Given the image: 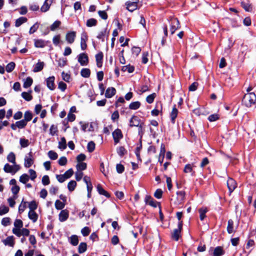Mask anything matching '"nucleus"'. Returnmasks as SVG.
<instances>
[{"mask_svg":"<svg viewBox=\"0 0 256 256\" xmlns=\"http://www.w3.org/2000/svg\"><path fill=\"white\" fill-rule=\"evenodd\" d=\"M69 242L72 246H77L79 242L78 236L75 234L71 236L69 238Z\"/></svg>","mask_w":256,"mask_h":256,"instance_id":"nucleus-26","label":"nucleus"},{"mask_svg":"<svg viewBox=\"0 0 256 256\" xmlns=\"http://www.w3.org/2000/svg\"><path fill=\"white\" fill-rule=\"evenodd\" d=\"M80 74L84 78H88L90 76V70L89 68H82L80 71Z\"/></svg>","mask_w":256,"mask_h":256,"instance_id":"nucleus-35","label":"nucleus"},{"mask_svg":"<svg viewBox=\"0 0 256 256\" xmlns=\"http://www.w3.org/2000/svg\"><path fill=\"white\" fill-rule=\"evenodd\" d=\"M52 1L53 0H46L44 4L40 8V10L42 12H47L49 10L50 5L52 3Z\"/></svg>","mask_w":256,"mask_h":256,"instance_id":"nucleus-21","label":"nucleus"},{"mask_svg":"<svg viewBox=\"0 0 256 256\" xmlns=\"http://www.w3.org/2000/svg\"><path fill=\"white\" fill-rule=\"evenodd\" d=\"M39 24L38 22L34 24L30 28L29 30L30 34H32L35 32L38 28Z\"/></svg>","mask_w":256,"mask_h":256,"instance_id":"nucleus-64","label":"nucleus"},{"mask_svg":"<svg viewBox=\"0 0 256 256\" xmlns=\"http://www.w3.org/2000/svg\"><path fill=\"white\" fill-rule=\"evenodd\" d=\"M241 6L246 12H252V11L253 6L248 0L242 1L241 2Z\"/></svg>","mask_w":256,"mask_h":256,"instance_id":"nucleus-15","label":"nucleus"},{"mask_svg":"<svg viewBox=\"0 0 256 256\" xmlns=\"http://www.w3.org/2000/svg\"><path fill=\"white\" fill-rule=\"evenodd\" d=\"M5 246L13 247L14 244V238L13 236H9L6 239L2 240Z\"/></svg>","mask_w":256,"mask_h":256,"instance_id":"nucleus-18","label":"nucleus"},{"mask_svg":"<svg viewBox=\"0 0 256 256\" xmlns=\"http://www.w3.org/2000/svg\"><path fill=\"white\" fill-rule=\"evenodd\" d=\"M114 140L115 144H117L120 142V139L123 137V134L121 130L119 128H117L112 134Z\"/></svg>","mask_w":256,"mask_h":256,"instance_id":"nucleus-5","label":"nucleus"},{"mask_svg":"<svg viewBox=\"0 0 256 256\" xmlns=\"http://www.w3.org/2000/svg\"><path fill=\"white\" fill-rule=\"evenodd\" d=\"M97 24V20L93 18L87 20L86 25L88 27L96 26Z\"/></svg>","mask_w":256,"mask_h":256,"instance_id":"nucleus-44","label":"nucleus"},{"mask_svg":"<svg viewBox=\"0 0 256 256\" xmlns=\"http://www.w3.org/2000/svg\"><path fill=\"white\" fill-rule=\"evenodd\" d=\"M103 54L100 52L96 55V66L98 68H101L102 65Z\"/></svg>","mask_w":256,"mask_h":256,"instance_id":"nucleus-22","label":"nucleus"},{"mask_svg":"<svg viewBox=\"0 0 256 256\" xmlns=\"http://www.w3.org/2000/svg\"><path fill=\"white\" fill-rule=\"evenodd\" d=\"M178 114V110L176 108V106L172 108V111L170 113V119L172 124H174L175 120Z\"/></svg>","mask_w":256,"mask_h":256,"instance_id":"nucleus-24","label":"nucleus"},{"mask_svg":"<svg viewBox=\"0 0 256 256\" xmlns=\"http://www.w3.org/2000/svg\"><path fill=\"white\" fill-rule=\"evenodd\" d=\"M90 232V228L88 226H85L81 230V232L83 236H88Z\"/></svg>","mask_w":256,"mask_h":256,"instance_id":"nucleus-61","label":"nucleus"},{"mask_svg":"<svg viewBox=\"0 0 256 256\" xmlns=\"http://www.w3.org/2000/svg\"><path fill=\"white\" fill-rule=\"evenodd\" d=\"M59 220L61 222L66 221L68 218L69 212L67 210H62L59 214Z\"/></svg>","mask_w":256,"mask_h":256,"instance_id":"nucleus-17","label":"nucleus"},{"mask_svg":"<svg viewBox=\"0 0 256 256\" xmlns=\"http://www.w3.org/2000/svg\"><path fill=\"white\" fill-rule=\"evenodd\" d=\"M44 62H38L34 66L33 72H38L41 71L44 66Z\"/></svg>","mask_w":256,"mask_h":256,"instance_id":"nucleus-28","label":"nucleus"},{"mask_svg":"<svg viewBox=\"0 0 256 256\" xmlns=\"http://www.w3.org/2000/svg\"><path fill=\"white\" fill-rule=\"evenodd\" d=\"M58 132V127L56 125L52 124L50 129V134L54 136L57 134Z\"/></svg>","mask_w":256,"mask_h":256,"instance_id":"nucleus-53","label":"nucleus"},{"mask_svg":"<svg viewBox=\"0 0 256 256\" xmlns=\"http://www.w3.org/2000/svg\"><path fill=\"white\" fill-rule=\"evenodd\" d=\"M76 186V182L74 180H70L68 184V188L70 192L74 190Z\"/></svg>","mask_w":256,"mask_h":256,"instance_id":"nucleus-51","label":"nucleus"},{"mask_svg":"<svg viewBox=\"0 0 256 256\" xmlns=\"http://www.w3.org/2000/svg\"><path fill=\"white\" fill-rule=\"evenodd\" d=\"M7 160L14 164H17L16 162V156L13 152H10L7 156Z\"/></svg>","mask_w":256,"mask_h":256,"instance_id":"nucleus-32","label":"nucleus"},{"mask_svg":"<svg viewBox=\"0 0 256 256\" xmlns=\"http://www.w3.org/2000/svg\"><path fill=\"white\" fill-rule=\"evenodd\" d=\"M224 254V250L222 246H216L214 250L212 256H222Z\"/></svg>","mask_w":256,"mask_h":256,"instance_id":"nucleus-19","label":"nucleus"},{"mask_svg":"<svg viewBox=\"0 0 256 256\" xmlns=\"http://www.w3.org/2000/svg\"><path fill=\"white\" fill-rule=\"evenodd\" d=\"M97 190L100 194L104 195L106 198L110 197V194L106 190H105L100 184L98 185Z\"/></svg>","mask_w":256,"mask_h":256,"instance_id":"nucleus-31","label":"nucleus"},{"mask_svg":"<svg viewBox=\"0 0 256 256\" xmlns=\"http://www.w3.org/2000/svg\"><path fill=\"white\" fill-rule=\"evenodd\" d=\"M64 206V204L60 200H56L55 202V207L57 210H62Z\"/></svg>","mask_w":256,"mask_h":256,"instance_id":"nucleus-55","label":"nucleus"},{"mask_svg":"<svg viewBox=\"0 0 256 256\" xmlns=\"http://www.w3.org/2000/svg\"><path fill=\"white\" fill-rule=\"evenodd\" d=\"M117 153L120 156H122L126 153V150L124 146H120L117 148Z\"/></svg>","mask_w":256,"mask_h":256,"instance_id":"nucleus-57","label":"nucleus"},{"mask_svg":"<svg viewBox=\"0 0 256 256\" xmlns=\"http://www.w3.org/2000/svg\"><path fill=\"white\" fill-rule=\"evenodd\" d=\"M28 19L26 17H20L16 19L15 22V26L16 27L20 26L22 24L26 22Z\"/></svg>","mask_w":256,"mask_h":256,"instance_id":"nucleus-29","label":"nucleus"},{"mask_svg":"<svg viewBox=\"0 0 256 256\" xmlns=\"http://www.w3.org/2000/svg\"><path fill=\"white\" fill-rule=\"evenodd\" d=\"M18 198V196H13V197L12 198H9L8 199V203L9 204V206L12 207V208H13L14 207L15 204H16V202H15V200Z\"/></svg>","mask_w":256,"mask_h":256,"instance_id":"nucleus-52","label":"nucleus"},{"mask_svg":"<svg viewBox=\"0 0 256 256\" xmlns=\"http://www.w3.org/2000/svg\"><path fill=\"white\" fill-rule=\"evenodd\" d=\"M20 143L21 147L22 148H26L30 144L29 140L27 139L24 138H20Z\"/></svg>","mask_w":256,"mask_h":256,"instance_id":"nucleus-49","label":"nucleus"},{"mask_svg":"<svg viewBox=\"0 0 256 256\" xmlns=\"http://www.w3.org/2000/svg\"><path fill=\"white\" fill-rule=\"evenodd\" d=\"M180 28V22L177 18H172L170 20V31L173 34L175 31Z\"/></svg>","mask_w":256,"mask_h":256,"instance_id":"nucleus-3","label":"nucleus"},{"mask_svg":"<svg viewBox=\"0 0 256 256\" xmlns=\"http://www.w3.org/2000/svg\"><path fill=\"white\" fill-rule=\"evenodd\" d=\"M144 202L146 204H148L154 208L157 207L158 202L154 200L150 196H146Z\"/></svg>","mask_w":256,"mask_h":256,"instance_id":"nucleus-14","label":"nucleus"},{"mask_svg":"<svg viewBox=\"0 0 256 256\" xmlns=\"http://www.w3.org/2000/svg\"><path fill=\"white\" fill-rule=\"evenodd\" d=\"M15 66L14 62H10L6 66V70L8 72H10L14 70Z\"/></svg>","mask_w":256,"mask_h":256,"instance_id":"nucleus-48","label":"nucleus"},{"mask_svg":"<svg viewBox=\"0 0 256 256\" xmlns=\"http://www.w3.org/2000/svg\"><path fill=\"white\" fill-rule=\"evenodd\" d=\"M9 208L8 206H0V216L4 215L8 212Z\"/></svg>","mask_w":256,"mask_h":256,"instance_id":"nucleus-63","label":"nucleus"},{"mask_svg":"<svg viewBox=\"0 0 256 256\" xmlns=\"http://www.w3.org/2000/svg\"><path fill=\"white\" fill-rule=\"evenodd\" d=\"M88 40V36L85 32L81 34L80 38V48L83 50H85L87 48L86 42Z\"/></svg>","mask_w":256,"mask_h":256,"instance_id":"nucleus-10","label":"nucleus"},{"mask_svg":"<svg viewBox=\"0 0 256 256\" xmlns=\"http://www.w3.org/2000/svg\"><path fill=\"white\" fill-rule=\"evenodd\" d=\"M20 168L18 164H14L11 166L8 164H6L4 167V171L6 173H10L12 174H14Z\"/></svg>","mask_w":256,"mask_h":256,"instance_id":"nucleus-2","label":"nucleus"},{"mask_svg":"<svg viewBox=\"0 0 256 256\" xmlns=\"http://www.w3.org/2000/svg\"><path fill=\"white\" fill-rule=\"evenodd\" d=\"M88 150L90 152H92L95 149V144L92 141L89 142L87 146Z\"/></svg>","mask_w":256,"mask_h":256,"instance_id":"nucleus-60","label":"nucleus"},{"mask_svg":"<svg viewBox=\"0 0 256 256\" xmlns=\"http://www.w3.org/2000/svg\"><path fill=\"white\" fill-rule=\"evenodd\" d=\"M32 114L29 110L26 111L24 114V119L26 122L32 120Z\"/></svg>","mask_w":256,"mask_h":256,"instance_id":"nucleus-43","label":"nucleus"},{"mask_svg":"<svg viewBox=\"0 0 256 256\" xmlns=\"http://www.w3.org/2000/svg\"><path fill=\"white\" fill-rule=\"evenodd\" d=\"M126 9L130 11L133 12L137 8V2H129L126 4Z\"/></svg>","mask_w":256,"mask_h":256,"instance_id":"nucleus-25","label":"nucleus"},{"mask_svg":"<svg viewBox=\"0 0 256 256\" xmlns=\"http://www.w3.org/2000/svg\"><path fill=\"white\" fill-rule=\"evenodd\" d=\"M77 170L82 172L83 170H84L86 168V164L85 162H78V164L76 166Z\"/></svg>","mask_w":256,"mask_h":256,"instance_id":"nucleus-50","label":"nucleus"},{"mask_svg":"<svg viewBox=\"0 0 256 256\" xmlns=\"http://www.w3.org/2000/svg\"><path fill=\"white\" fill-rule=\"evenodd\" d=\"M48 156L52 160H55L57 159L58 157L57 153L52 150H50L48 152Z\"/></svg>","mask_w":256,"mask_h":256,"instance_id":"nucleus-58","label":"nucleus"},{"mask_svg":"<svg viewBox=\"0 0 256 256\" xmlns=\"http://www.w3.org/2000/svg\"><path fill=\"white\" fill-rule=\"evenodd\" d=\"M26 204L27 202H24L23 199L21 202V204L18 206V212L20 214H22V212H24V210L26 208Z\"/></svg>","mask_w":256,"mask_h":256,"instance_id":"nucleus-47","label":"nucleus"},{"mask_svg":"<svg viewBox=\"0 0 256 256\" xmlns=\"http://www.w3.org/2000/svg\"><path fill=\"white\" fill-rule=\"evenodd\" d=\"M61 25V22L60 20L55 21L50 26V30L52 31H54L58 28Z\"/></svg>","mask_w":256,"mask_h":256,"instance_id":"nucleus-45","label":"nucleus"},{"mask_svg":"<svg viewBox=\"0 0 256 256\" xmlns=\"http://www.w3.org/2000/svg\"><path fill=\"white\" fill-rule=\"evenodd\" d=\"M76 37V32L72 31L68 32L66 36V40L68 43L72 44L75 40Z\"/></svg>","mask_w":256,"mask_h":256,"instance_id":"nucleus-11","label":"nucleus"},{"mask_svg":"<svg viewBox=\"0 0 256 256\" xmlns=\"http://www.w3.org/2000/svg\"><path fill=\"white\" fill-rule=\"evenodd\" d=\"M78 62L81 66H86L88 63V58L85 53H81L78 56Z\"/></svg>","mask_w":256,"mask_h":256,"instance_id":"nucleus-8","label":"nucleus"},{"mask_svg":"<svg viewBox=\"0 0 256 256\" xmlns=\"http://www.w3.org/2000/svg\"><path fill=\"white\" fill-rule=\"evenodd\" d=\"M14 228L13 229H18L20 230L23 226V222L22 220L20 219H16L14 222Z\"/></svg>","mask_w":256,"mask_h":256,"instance_id":"nucleus-40","label":"nucleus"},{"mask_svg":"<svg viewBox=\"0 0 256 256\" xmlns=\"http://www.w3.org/2000/svg\"><path fill=\"white\" fill-rule=\"evenodd\" d=\"M227 232L230 234L234 232V222L231 219L229 220L228 222Z\"/></svg>","mask_w":256,"mask_h":256,"instance_id":"nucleus-34","label":"nucleus"},{"mask_svg":"<svg viewBox=\"0 0 256 256\" xmlns=\"http://www.w3.org/2000/svg\"><path fill=\"white\" fill-rule=\"evenodd\" d=\"M182 226V222L180 221L178 224V228L174 229L172 234V238L178 241L180 236V232Z\"/></svg>","mask_w":256,"mask_h":256,"instance_id":"nucleus-4","label":"nucleus"},{"mask_svg":"<svg viewBox=\"0 0 256 256\" xmlns=\"http://www.w3.org/2000/svg\"><path fill=\"white\" fill-rule=\"evenodd\" d=\"M87 250V244L86 242H80L78 246V252L80 254L85 252Z\"/></svg>","mask_w":256,"mask_h":256,"instance_id":"nucleus-36","label":"nucleus"},{"mask_svg":"<svg viewBox=\"0 0 256 256\" xmlns=\"http://www.w3.org/2000/svg\"><path fill=\"white\" fill-rule=\"evenodd\" d=\"M134 70V67L130 64H128L126 66H123L122 68V72H128L129 73L132 72Z\"/></svg>","mask_w":256,"mask_h":256,"instance_id":"nucleus-38","label":"nucleus"},{"mask_svg":"<svg viewBox=\"0 0 256 256\" xmlns=\"http://www.w3.org/2000/svg\"><path fill=\"white\" fill-rule=\"evenodd\" d=\"M28 216L34 222H36L38 218V215L34 210H30L28 214Z\"/></svg>","mask_w":256,"mask_h":256,"instance_id":"nucleus-27","label":"nucleus"},{"mask_svg":"<svg viewBox=\"0 0 256 256\" xmlns=\"http://www.w3.org/2000/svg\"><path fill=\"white\" fill-rule=\"evenodd\" d=\"M208 211L206 208H202L199 209L198 212L200 213V218L201 220H203L206 218V214Z\"/></svg>","mask_w":256,"mask_h":256,"instance_id":"nucleus-33","label":"nucleus"},{"mask_svg":"<svg viewBox=\"0 0 256 256\" xmlns=\"http://www.w3.org/2000/svg\"><path fill=\"white\" fill-rule=\"evenodd\" d=\"M58 62L59 66L64 67L66 65L67 60L65 58H60L58 60Z\"/></svg>","mask_w":256,"mask_h":256,"instance_id":"nucleus-62","label":"nucleus"},{"mask_svg":"<svg viewBox=\"0 0 256 256\" xmlns=\"http://www.w3.org/2000/svg\"><path fill=\"white\" fill-rule=\"evenodd\" d=\"M116 92V90L114 88H108L106 90L105 96L106 98H110L114 96Z\"/></svg>","mask_w":256,"mask_h":256,"instance_id":"nucleus-23","label":"nucleus"},{"mask_svg":"<svg viewBox=\"0 0 256 256\" xmlns=\"http://www.w3.org/2000/svg\"><path fill=\"white\" fill-rule=\"evenodd\" d=\"M54 80V76H50L46 80V86L50 90H52L55 89Z\"/></svg>","mask_w":256,"mask_h":256,"instance_id":"nucleus-16","label":"nucleus"},{"mask_svg":"<svg viewBox=\"0 0 256 256\" xmlns=\"http://www.w3.org/2000/svg\"><path fill=\"white\" fill-rule=\"evenodd\" d=\"M32 79L30 77H28L24 80L23 86L24 88H28L32 86Z\"/></svg>","mask_w":256,"mask_h":256,"instance_id":"nucleus-46","label":"nucleus"},{"mask_svg":"<svg viewBox=\"0 0 256 256\" xmlns=\"http://www.w3.org/2000/svg\"><path fill=\"white\" fill-rule=\"evenodd\" d=\"M156 97V93H153L148 95L146 98V101L148 104H152L154 102L155 98Z\"/></svg>","mask_w":256,"mask_h":256,"instance_id":"nucleus-56","label":"nucleus"},{"mask_svg":"<svg viewBox=\"0 0 256 256\" xmlns=\"http://www.w3.org/2000/svg\"><path fill=\"white\" fill-rule=\"evenodd\" d=\"M108 32H107L106 29H104L99 32L98 35L97 36V38L101 40L102 42L104 41V36H108Z\"/></svg>","mask_w":256,"mask_h":256,"instance_id":"nucleus-39","label":"nucleus"},{"mask_svg":"<svg viewBox=\"0 0 256 256\" xmlns=\"http://www.w3.org/2000/svg\"><path fill=\"white\" fill-rule=\"evenodd\" d=\"M29 180V176L26 174H24L20 177L19 180L20 182L24 184H26V182Z\"/></svg>","mask_w":256,"mask_h":256,"instance_id":"nucleus-41","label":"nucleus"},{"mask_svg":"<svg viewBox=\"0 0 256 256\" xmlns=\"http://www.w3.org/2000/svg\"><path fill=\"white\" fill-rule=\"evenodd\" d=\"M140 106V102L137 101L131 102L129 105V108L130 110H138Z\"/></svg>","mask_w":256,"mask_h":256,"instance_id":"nucleus-42","label":"nucleus"},{"mask_svg":"<svg viewBox=\"0 0 256 256\" xmlns=\"http://www.w3.org/2000/svg\"><path fill=\"white\" fill-rule=\"evenodd\" d=\"M227 186L230 193L231 194L236 188V183L234 179L228 178L227 180Z\"/></svg>","mask_w":256,"mask_h":256,"instance_id":"nucleus-12","label":"nucleus"},{"mask_svg":"<svg viewBox=\"0 0 256 256\" xmlns=\"http://www.w3.org/2000/svg\"><path fill=\"white\" fill-rule=\"evenodd\" d=\"M28 156H26L24 158V166L26 168H30L34 164V159L32 152H30L28 154Z\"/></svg>","mask_w":256,"mask_h":256,"instance_id":"nucleus-9","label":"nucleus"},{"mask_svg":"<svg viewBox=\"0 0 256 256\" xmlns=\"http://www.w3.org/2000/svg\"><path fill=\"white\" fill-rule=\"evenodd\" d=\"M26 124L27 122L24 120L16 122V126H18V128H23L26 126Z\"/></svg>","mask_w":256,"mask_h":256,"instance_id":"nucleus-54","label":"nucleus"},{"mask_svg":"<svg viewBox=\"0 0 256 256\" xmlns=\"http://www.w3.org/2000/svg\"><path fill=\"white\" fill-rule=\"evenodd\" d=\"M32 91L30 90L28 92H22V96L26 101H30L32 100V96L31 95Z\"/></svg>","mask_w":256,"mask_h":256,"instance_id":"nucleus-30","label":"nucleus"},{"mask_svg":"<svg viewBox=\"0 0 256 256\" xmlns=\"http://www.w3.org/2000/svg\"><path fill=\"white\" fill-rule=\"evenodd\" d=\"M12 231L13 234L18 237H20L22 236H28L30 234L29 230L26 228H22L20 230H18V229H12Z\"/></svg>","mask_w":256,"mask_h":256,"instance_id":"nucleus-7","label":"nucleus"},{"mask_svg":"<svg viewBox=\"0 0 256 256\" xmlns=\"http://www.w3.org/2000/svg\"><path fill=\"white\" fill-rule=\"evenodd\" d=\"M256 100V94L254 92H252L245 94L242 102L246 107H250L252 104H255Z\"/></svg>","mask_w":256,"mask_h":256,"instance_id":"nucleus-1","label":"nucleus"},{"mask_svg":"<svg viewBox=\"0 0 256 256\" xmlns=\"http://www.w3.org/2000/svg\"><path fill=\"white\" fill-rule=\"evenodd\" d=\"M140 124V121L138 118L136 116H133L130 120V126H138Z\"/></svg>","mask_w":256,"mask_h":256,"instance_id":"nucleus-20","label":"nucleus"},{"mask_svg":"<svg viewBox=\"0 0 256 256\" xmlns=\"http://www.w3.org/2000/svg\"><path fill=\"white\" fill-rule=\"evenodd\" d=\"M34 46L37 48H43L47 45L48 42H49L48 41H46L42 39H34Z\"/></svg>","mask_w":256,"mask_h":256,"instance_id":"nucleus-13","label":"nucleus"},{"mask_svg":"<svg viewBox=\"0 0 256 256\" xmlns=\"http://www.w3.org/2000/svg\"><path fill=\"white\" fill-rule=\"evenodd\" d=\"M176 195V200L172 199V200H174V202L176 205H178L183 202L185 198V192L184 191H180L177 192Z\"/></svg>","mask_w":256,"mask_h":256,"instance_id":"nucleus-6","label":"nucleus"},{"mask_svg":"<svg viewBox=\"0 0 256 256\" xmlns=\"http://www.w3.org/2000/svg\"><path fill=\"white\" fill-rule=\"evenodd\" d=\"M28 208H30V210H34L38 208V204L36 201L32 200L28 204Z\"/></svg>","mask_w":256,"mask_h":256,"instance_id":"nucleus-59","label":"nucleus"},{"mask_svg":"<svg viewBox=\"0 0 256 256\" xmlns=\"http://www.w3.org/2000/svg\"><path fill=\"white\" fill-rule=\"evenodd\" d=\"M66 148V140L64 137L61 138L58 142V148L62 150H64Z\"/></svg>","mask_w":256,"mask_h":256,"instance_id":"nucleus-37","label":"nucleus"}]
</instances>
